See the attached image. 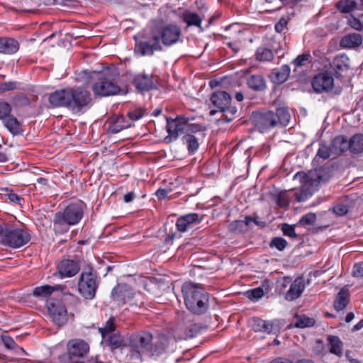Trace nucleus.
<instances>
[{"instance_id":"nucleus-37","label":"nucleus","mask_w":363,"mask_h":363,"mask_svg":"<svg viewBox=\"0 0 363 363\" xmlns=\"http://www.w3.org/2000/svg\"><path fill=\"white\" fill-rule=\"evenodd\" d=\"M333 153L332 147L328 146L325 143H321L320 144L318 150L317 154L313 159L314 162H318L319 159L326 160L330 157V155Z\"/></svg>"},{"instance_id":"nucleus-34","label":"nucleus","mask_w":363,"mask_h":363,"mask_svg":"<svg viewBox=\"0 0 363 363\" xmlns=\"http://www.w3.org/2000/svg\"><path fill=\"white\" fill-rule=\"evenodd\" d=\"M349 150L353 153L363 151V135L356 134L349 141Z\"/></svg>"},{"instance_id":"nucleus-52","label":"nucleus","mask_w":363,"mask_h":363,"mask_svg":"<svg viewBox=\"0 0 363 363\" xmlns=\"http://www.w3.org/2000/svg\"><path fill=\"white\" fill-rule=\"evenodd\" d=\"M247 294L249 298L258 300L264 296V291L262 288L258 287L247 291Z\"/></svg>"},{"instance_id":"nucleus-46","label":"nucleus","mask_w":363,"mask_h":363,"mask_svg":"<svg viewBox=\"0 0 363 363\" xmlns=\"http://www.w3.org/2000/svg\"><path fill=\"white\" fill-rule=\"evenodd\" d=\"M287 245V241L280 237L274 238L270 242L269 246L271 247H275L279 251H282L285 249Z\"/></svg>"},{"instance_id":"nucleus-64","label":"nucleus","mask_w":363,"mask_h":363,"mask_svg":"<svg viewBox=\"0 0 363 363\" xmlns=\"http://www.w3.org/2000/svg\"><path fill=\"white\" fill-rule=\"evenodd\" d=\"M8 199L13 203L21 204V201H23V199L20 197L18 194L11 192L7 194Z\"/></svg>"},{"instance_id":"nucleus-51","label":"nucleus","mask_w":363,"mask_h":363,"mask_svg":"<svg viewBox=\"0 0 363 363\" xmlns=\"http://www.w3.org/2000/svg\"><path fill=\"white\" fill-rule=\"evenodd\" d=\"M316 220V215L313 213H308L303 216L299 220V224L301 225H312Z\"/></svg>"},{"instance_id":"nucleus-12","label":"nucleus","mask_w":363,"mask_h":363,"mask_svg":"<svg viewBox=\"0 0 363 363\" xmlns=\"http://www.w3.org/2000/svg\"><path fill=\"white\" fill-rule=\"evenodd\" d=\"M189 118L184 115L177 116L175 118H167V131L168 135L164 138L167 143L178 138L179 134L182 133L186 128Z\"/></svg>"},{"instance_id":"nucleus-17","label":"nucleus","mask_w":363,"mask_h":363,"mask_svg":"<svg viewBox=\"0 0 363 363\" xmlns=\"http://www.w3.org/2000/svg\"><path fill=\"white\" fill-rule=\"evenodd\" d=\"M102 339L103 342L110 347L111 352H113L116 349L123 350L126 347L124 337L119 333L104 335Z\"/></svg>"},{"instance_id":"nucleus-19","label":"nucleus","mask_w":363,"mask_h":363,"mask_svg":"<svg viewBox=\"0 0 363 363\" xmlns=\"http://www.w3.org/2000/svg\"><path fill=\"white\" fill-rule=\"evenodd\" d=\"M79 271L78 263L72 259H63L58 265V272L62 277H71Z\"/></svg>"},{"instance_id":"nucleus-27","label":"nucleus","mask_w":363,"mask_h":363,"mask_svg":"<svg viewBox=\"0 0 363 363\" xmlns=\"http://www.w3.org/2000/svg\"><path fill=\"white\" fill-rule=\"evenodd\" d=\"M327 340L330 345V352L341 357L343 354V342L339 337L330 335L327 337Z\"/></svg>"},{"instance_id":"nucleus-9","label":"nucleus","mask_w":363,"mask_h":363,"mask_svg":"<svg viewBox=\"0 0 363 363\" xmlns=\"http://www.w3.org/2000/svg\"><path fill=\"white\" fill-rule=\"evenodd\" d=\"M99 281L96 272H93L92 268L88 271H83L80 274L78 288L80 294L86 299L91 300L95 297Z\"/></svg>"},{"instance_id":"nucleus-2","label":"nucleus","mask_w":363,"mask_h":363,"mask_svg":"<svg viewBox=\"0 0 363 363\" xmlns=\"http://www.w3.org/2000/svg\"><path fill=\"white\" fill-rule=\"evenodd\" d=\"M91 101V94L82 87L57 90L49 96L53 107H66L73 113L81 112Z\"/></svg>"},{"instance_id":"nucleus-54","label":"nucleus","mask_w":363,"mask_h":363,"mask_svg":"<svg viewBox=\"0 0 363 363\" xmlns=\"http://www.w3.org/2000/svg\"><path fill=\"white\" fill-rule=\"evenodd\" d=\"M281 230L284 235L291 238H297V234L295 232L294 227L293 225L284 223L281 226Z\"/></svg>"},{"instance_id":"nucleus-15","label":"nucleus","mask_w":363,"mask_h":363,"mask_svg":"<svg viewBox=\"0 0 363 363\" xmlns=\"http://www.w3.org/2000/svg\"><path fill=\"white\" fill-rule=\"evenodd\" d=\"M211 101L213 106L218 108L217 110L213 109L209 112L211 116H214L218 111L221 112L225 111L228 106L231 105V96L226 91H217L212 94L211 96Z\"/></svg>"},{"instance_id":"nucleus-22","label":"nucleus","mask_w":363,"mask_h":363,"mask_svg":"<svg viewBox=\"0 0 363 363\" xmlns=\"http://www.w3.org/2000/svg\"><path fill=\"white\" fill-rule=\"evenodd\" d=\"M331 67L337 78L342 77V72H347L349 69V58L345 55L337 56L333 59Z\"/></svg>"},{"instance_id":"nucleus-11","label":"nucleus","mask_w":363,"mask_h":363,"mask_svg":"<svg viewBox=\"0 0 363 363\" xmlns=\"http://www.w3.org/2000/svg\"><path fill=\"white\" fill-rule=\"evenodd\" d=\"M47 308L50 318L57 325L65 324L68 320L67 311L65 303L59 298H50L47 301Z\"/></svg>"},{"instance_id":"nucleus-29","label":"nucleus","mask_w":363,"mask_h":363,"mask_svg":"<svg viewBox=\"0 0 363 363\" xmlns=\"http://www.w3.org/2000/svg\"><path fill=\"white\" fill-rule=\"evenodd\" d=\"M133 125L132 123L126 121L125 117L120 116L116 118L113 123L108 128L109 132L112 133H118L123 129L130 128Z\"/></svg>"},{"instance_id":"nucleus-58","label":"nucleus","mask_w":363,"mask_h":363,"mask_svg":"<svg viewBox=\"0 0 363 363\" xmlns=\"http://www.w3.org/2000/svg\"><path fill=\"white\" fill-rule=\"evenodd\" d=\"M16 89V82H6L0 83V93L14 90Z\"/></svg>"},{"instance_id":"nucleus-59","label":"nucleus","mask_w":363,"mask_h":363,"mask_svg":"<svg viewBox=\"0 0 363 363\" xmlns=\"http://www.w3.org/2000/svg\"><path fill=\"white\" fill-rule=\"evenodd\" d=\"M1 340L4 345V346L9 350H13L17 347V345L14 342V340L8 335H2Z\"/></svg>"},{"instance_id":"nucleus-43","label":"nucleus","mask_w":363,"mask_h":363,"mask_svg":"<svg viewBox=\"0 0 363 363\" xmlns=\"http://www.w3.org/2000/svg\"><path fill=\"white\" fill-rule=\"evenodd\" d=\"M116 330V323H115V318L111 317L106 321L105 325L99 329L102 337L104 335H108V334L114 333L113 332Z\"/></svg>"},{"instance_id":"nucleus-45","label":"nucleus","mask_w":363,"mask_h":363,"mask_svg":"<svg viewBox=\"0 0 363 363\" xmlns=\"http://www.w3.org/2000/svg\"><path fill=\"white\" fill-rule=\"evenodd\" d=\"M229 230L235 233H242L247 231L243 220H237L229 225Z\"/></svg>"},{"instance_id":"nucleus-32","label":"nucleus","mask_w":363,"mask_h":363,"mask_svg":"<svg viewBox=\"0 0 363 363\" xmlns=\"http://www.w3.org/2000/svg\"><path fill=\"white\" fill-rule=\"evenodd\" d=\"M335 6L342 13H350L357 9V3L354 0H340Z\"/></svg>"},{"instance_id":"nucleus-47","label":"nucleus","mask_w":363,"mask_h":363,"mask_svg":"<svg viewBox=\"0 0 363 363\" xmlns=\"http://www.w3.org/2000/svg\"><path fill=\"white\" fill-rule=\"evenodd\" d=\"M349 23L352 28L357 30H363V13L357 17L352 16L349 20Z\"/></svg>"},{"instance_id":"nucleus-20","label":"nucleus","mask_w":363,"mask_h":363,"mask_svg":"<svg viewBox=\"0 0 363 363\" xmlns=\"http://www.w3.org/2000/svg\"><path fill=\"white\" fill-rule=\"evenodd\" d=\"M20 44L15 38L10 37L0 38V54L13 55L18 52Z\"/></svg>"},{"instance_id":"nucleus-62","label":"nucleus","mask_w":363,"mask_h":363,"mask_svg":"<svg viewBox=\"0 0 363 363\" xmlns=\"http://www.w3.org/2000/svg\"><path fill=\"white\" fill-rule=\"evenodd\" d=\"M176 225L178 230L181 232L186 231L190 227L187 223H186L182 217L177 219Z\"/></svg>"},{"instance_id":"nucleus-1","label":"nucleus","mask_w":363,"mask_h":363,"mask_svg":"<svg viewBox=\"0 0 363 363\" xmlns=\"http://www.w3.org/2000/svg\"><path fill=\"white\" fill-rule=\"evenodd\" d=\"M182 35L180 27L176 24L153 25L147 40L135 44V52L142 56L152 55L155 51L163 50V45L177 43Z\"/></svg>"},{"instance_id":"nucleus-13","label":"nucleus","mask_w":363,"mask_h":363,"mask_svg":"<svg viewBox=\"0 0 363 363\" xmlns=\"http://www.w3.org/2000/svg\"><path fill=\"white\" fill-rule=\"evenodd\" d=\"M89 352V345L84 340L76 339L67 344V356L69 363L79 362L78 359L84 357Z\"/></svg>"},{"instance_id":"nucleus-18","label":"nucleus","mask_w":363,"mask_h":363,"mask_svg":"<svg viewBox=\"0 0 363 363\" xmlns=\"http://www.w3.org/2000/svg\"><path fill=\"white\" fill-rule=\"evenodd\" d=\"M133 84L140 91H147L155 88L152 76L145 74H137L134 77Z\"/></svg>"},{"instance_id":"nucleus-24","label":"nucleus","mask_w":363,"mask_h":363,"mask_svg":"<svg viewBox=\"0 0 363 363\" xmlns=\"http://www.w3.org/2000/svg\"><path fill=\"white\" fill-rule=\"evenodd\" d=\"M363 39L359 33H350L345 35L340 40V45L344 48H354L362 43Z\"/></svg>"},{"instance_id":"nucleus-42","label":"nucleus","mask_w":363,"mask_h":363,"mask_svg":"<svg viewBox=\"0 0 363 363\" xmlns=\"http://www.w3.org/2000/svg\"><path fill=\"white\" fill-rule=\"evenodd\" d=\"M237 108L233 106H228L225 111H221L222 117L218 119V122H230L234 119V116L237 113Z\"/></svg>"},{"instance_id":"nucleus-50","label":"nucleus","mask_w":363,"mask_h":363,"mask_svg":"<svg viewBox=\"0 0 363 363\" xmlns=\"http://www.w3.org/2000/svg\"><path fill=\"white\" fill-rule=\"evenodd\" d=\"M277 204L282 208L287 207L289 206V198L286 192H280L275 196Z\"/></svg>"},{"instance_id":"nucleus-16","label":"nucleus","mask_w":363,"mask_h":363,"mask_svg":"<svg viewBox=\"0 0 363 363\" xmlns=\"http://www.w3.org/2000/svg\"><path fill=\"white\" fill-rule=\"evenodd\" d=\"M134 296L133 290L125 284H118L112 290L111 298L118 304H124L132 300Z\"/></svg>"},{"instance_id":"nucleus-49","label":"nucleus","mask_w":363,"mask_h":363,"mask_svg":"<svg viewBox=\"0 0 363 363\" xmlns=\"http://www.w3.org/2000/svg\"><path fill=\"white\" fill-rule=\"evenodd\" d=\"M11 106L6 101H0V119L4 120L11 114Z\"/></svg>"},{"instance_id":"nucleus-44","label":"nucleus","mask_w":363,"mask_h":363,"mask_svg":"<svg viewBox=\"0 0 363 363\" xmlns=\"http://www.w3.org/2000/svg\"><path fill=\"white\" fill-rule=\"evenodd\" d=\"M312 56L310 53H303L295 58L292 63L295 67H301L309 64L311 62Z\"/></svg>"},{"instance_id":"nucleus-61","label":"nucleus","mask_w":363,"mask_h":363,"mask_svg":"<svg viewBox=\"0 0 363 363\" xmlns=\"http://www.w3.org/2000/svg\"><path fill=\"white\" fill-rule=\"evenodd\" d=\"M288 21L285 18H281L279 22L275 25V30L277 33H281L286 27Z\"/></svg>"},{"instance_id":"nucleus-60","label":"nucleus","mask_w":363,"mask_h":363,"mask_svg":"<svg viewBox=\"0 0 363 363\" xmlns=\"http://www.w3.org/2000/svg\"><path fill=\"white\" fill-rule=\"evenodd\" d=\"M286 0H266L269 4L273 3L274 5L271 8V11H275L281 9L285 4Z\"/></svg>"},{"instance_id":"nucleus-39","label":"nucleus","mask_w":363,"mask_h":363,"mask_svg":"<svg viewBox=\"0 0 363 363\" xmlns=\"http://www.w3.org/2000/svg\"><path fill=\"white\" fill-rule=\"evenodd\" d=\"M296 321L294 323V327L299 328L312 327L315 323L314 318L308 317L306 315H296Z\"/></svg>"},{"instance_id":"nucleus-23","label":"nucleus","mask_w":363,"mask_h":363,"mask_svg":"<svg viewBox=\"0 0 363 363\" xmlns=\"http://www.w3.org/2000/svg\"><path fill=\"white\" fill-rule=\"evenodd\" d=\"M290 74L289 66L285 65L279 69H274L271 71L269 77L271 81L277 84H281L286 82Z\"/></svg>"},{"instance_id":"nucleus-21","label":"nucleus","mask_w":363,"mask_h":363,"mask_svg":"<svg viewBox=\"0 0 363 363\" xmlns=\"http://www.w3.org/2000/svg\"><path fill=\"white\" fill-rule=\"evenodd\" d=\"M304 289V279L302 277H298L290 284V288L286 293L285 298L288 301L296 300L301 296Z\"/></svg>"},{"instance_id":"nucleus-33","label":"nucleus","mask_w":363,"mask_h":363,"mask_svg":"<svg viewBox=\"0 0 363 363\" xmlns=\"http://www.w3.org/2000/svg\"><path fill=\"white\" fill-rule=\"evenodd\" d=\"M252 321V328L255 332L272 333L273 328L272 323L267 322L259 318H253Z\"/></svg>"},{"instance_id":"nucleus-7","label":"nucleus","mask_w":363,"mask_h":363,"mask_svg":"<svg viewBox=\"0 0 363 363\" xmlns=\"http://www.w3.org/2000/svg\"><path fill=\"white\" fill-rule=\"evenodd\" d=\"M30 238L28 230L6 223L0 237V243L12 248H18L26 245Z\"/></svg>"},{"instance_id":"nucleus-35","label":"nucleus","mask_w":363,"mask_h":363,"mask_svg":"<svg viewBox=\"0 0 363 363\" xmlns=\"http://www.w3.org/2000/svg\"><path fill=\"white\" fill-rule=\"evenodd\" d=\"M183 20L189 26H194L199 27L201 30H203L201 26L202 18L198 14L190 11H185L183 13Z\"/></svg>"},{"instance_id":"nucleus-10","label":"nucleus","mask_w":363,"mask_h":363,"mask_svg":"<svg viewBox=\"0 0 363 363\" xmlns=\"http://www.w3.org/2000/svg\"><path fill=\"white\" fill-rule=\"evenodd\" d=\"M97 82L92 85V91L96 95L108 96L116 95L121 91V88L113 82L114 77L109 74H99Z\"/></svg>"},{"instance_id":"nucleus-25","label":"nucleus","mask_w":363,"mask_h":363,"mask_svg":"<svg viewBox=\"0 0 363 363\" xmlns=\"http://www.w3.org/2000/svg\"><path fill=\"white\" fill-rule=\"evenodd\" d=\"M4 126L13 135H21L23 132L22 124L13 115L10 114L3 120Z\"/></svg>"},{"instance_id":"nucleus-40","label":"nucleus","mask_w":363,"mask_h":363,"mask_svg":"<svg viewBox=\"0 0 363 363\" xmlns=\"http://www.w3.org/2000/svg\"><path fill=\"white\" fill-rule=\"evenodd\" d=\"M256 60L260 62L272 61L274 58L272 51L265 47H260L257 48L255 53Z\"/></svg>"},{"instance_id":"nucleus-31","label":"nucleus","mask_w":363,"mask_h":363,"mask_svg":"<svg viewBox=\"0 0 363 363\" xmlns=\"http://www.w3.org/2000/svg\"><path fill=\"white\" fill-rule=\"evenodd\" d=\"M128 352L125 357V363H140L143 361V354L145 353L138 349L130 347H125Z\"/></svg>"},{"instance_id":"nucleus-56","label":"nucleus","mask_w":363,"mask_h":363,"mask_svg":"<svg viewBox=\"0 0 363 363\" xmlns=\"http://www.w3.org/2000/svg\"><path fill=\"white\" fill-rule=\"evenodd\" d=\"M13 101L16 106H24L30 104L29 99L23 94H18L13 98Z\"/></svg>"},{"instance_id":"nucleus-28","label":"nucleus","mask_w":363,"mask_h":363,"mask_svg":"<svg viewBox=\"0 0 363 363\" xmlns=\"http://www.w3.org/2000/svg\"><path fill=\"white\" fill-rule=\"evenodd\" d=\"M249 87L254 91H260L266 89V82L261 75H251L247 81Z\"/></svg>"},{"instance_id":"nucleus-57","label":"nucleus","mask_w":363,"mask_h":363,"mask_svg":"<svg viewBox=\"0 0 363 363\" xmlns=\"http://www.w3.org/2000/svg\"><path fill=\"white\" fill-rule=\"evenodd\" d=\"M182 218L189 226L194 223H199L201 221L197 213H189L182 216Z\"/></svg>"},{"instance_id":"nucleus-8","label":"nucleus","mask_w":363,"mask_h":363,"mask_svg":"<svg viewBox=\"0 0 363 363\" xmlns=\"http://www.w3.org/2000/svg\"><path fill=\"white\" fill-rule=\"evenodd\" d=\"M83 216V203L75 202L69 204L62 212H58L54 218V223L58 225H74Z\"/></svg>"},{"instance_id":"nucleus-30","label":"nucleus","mask_w":363,"mask_h":363,"mask_svg":"<svg viewBox=\"0 0 363 363\" xmlns=\"http://www.w3.org/2000/svg\"><path fill=\"white\" fill-rule=\"evenodd\" d=\"M62 289V286L60 285L52 286L50 285H44L41 286L35 287L33 289V295L35 297L45 298L52 294L53 291Z\"/></svg>"},{"instance_id":"nucleus-48","label":"nucleus","mask_w":363,"mask_h":363,"mask_svg":"<svg viewBox=\"0 0 363 363\" xmlns=\"http://www.w3.org/2000/svg\"><path fill=\"white\" fill-rule=\"evenodd\" d=\"M145 110L142 108H135L128 112L127 116L131 121L140 119L145 115Z\"/></svg>"},{"instance_id":"nucleus-14","label":"nucleus","mask_w":363,"mask_h":363,"mask_svg":"<svg viewBox=\"0 0 363 363\" xmlns=\"http://www.w3.org/2000/svg\"><path fill=\"white\" fill-rule=\"evenodd\" d=\"M333 77L328 72L318 74L312 81V86L316 93L328 92L333 88Z\"/></svg>"},{"instance_id":"nucleus-26","label":"nucleus","mask_w":363,"mask_h":363,"mask_svg":"<svg viewBox=\"0 0 363 363\" xmlns=\"http://www.w3.org/2000/svg\"><path fill=\"white\" fill-rule=\"evenodd\" d=\"M332 152L335 155H340L349 150V141L343 135L335 137L331 143Z\"/></svg>"},{"instance_id":"nucleus-55","label":"nucleus","mask_w":363,"mask_h":363,"mask_svg":"<svg viewBox=\"0 0 363 363\" xmlns=\"http://www.w3.org/2000/svg\"><path fill=\"white\" fill-rule=\"evenodd\" d=\"M313 352L316 356L323 357L326 354L327 352L325 351V347L322 340H316V346L314 347Z\"/></svg>"},{"instance_id":"nucleus-3","label":"nucleus","mask_w":363,"mask_h":363,"mask_svg":"<svg viewBox=\"0 0 363 363\" xmlns=\"http://www.w3.org/2000/svg\"><path fill=\"white\" fill-rule=\"evenodd\" d=\"M332 176L333 169L329 167H320L308 173H296L294 179H298L301 184L300 192L294 194L296 201H306L318 189L320 183L328 182Z\"/></svg>"},{"instance_id":"nucleus-5","label":"nucleus","mask_w":363,"mask_h":363,"mask_svg":"<svg viewBox=\"0 0 363 363\" xmlns=\"http://www.w3.org/2000/svg\"><path fill=\"white\" fill-rule=\"evenodd\" d=\"M252 120L259 131L264 133L279 125H286L290 120V114L286 108H279L275 111L253 112Z\"/></svg>"},{"instance_id":"nucleus-36","label":"nucleus","mask_w":363,"mask_h":363,"mask_svg":"<svg viewBox=\"0 0 363 363\" xmlns=\"http://www.w3.org/2000/svg\"><path fill=\"white\" fill-rule=\"evenodd\" d=\"M348 303V293L346 290L342 289L337 294V298L334 302V308L336 311L343 310Z\"/></svg>"},{"instance_id":"nucleus-41","label":"nucleus","mask_w":363,"mask_h":363,"mask_svg":"<svg viewBox=\"0 0 363 363\" xmlns=\"http://www.w3.org/2000/svg\"><path fill=\"white\" fill-rule=\"evenodd\" d=\"M204 327L201 323H190L185 328L184 337L190 338L196 335Z\"/></svg>"},{"instance_id":"nucleus-53","label":"nucleus","mask_w":363,"mask_h":363,"mask_svg":"<svg viewBox=\"0 0 363 363\" xmlns=\"http://www.w3.org/2000/svg\"><path fill=\"white\" fill-rule=\"evenodd\" d=\"M348 211V206L343 203H339L333 207L334 213L339 216L345 215Z\"/></svg>"},{"instance_id":"nucleus-38","label":"nucleus","mask_w":363,"mask_h":363,"mask_svg":"<svg viewBox=\"0 0 363 363\" xmlns=\"http://www.w3.org/2000/svg\"><path fill=\"white\" fill-rule=\"evenodd\" d=\"M182 141L184 143L187 145L189 154H194L199 148V144L198 140L194 135L191 134H186L183 136Z\"/></svg>"},{"instance_id":"nucleus-4","label":"nucleus","mask_w":363,"mask_h":363,"mask_svg":"<svg viewBox=\"0 0 363 363\" xmlns=\"http://www.w3.org/2000/svg\"><path fill=\"white\" fill-rule=\"evenodd\" d=\"M184 303L194 314L202 315L209 307L208 293L200 284L185 282L182 286Z\"/></svg>"},{"instance_id":"nucleus-6","label":"nucleus","mask_w":363,"mask_h":363,"mask_svg":"<svg viewBox=\"0 0 363 363\" xmlns=\"http://www.w3.org/2000/svg\"><path fill=\"white\" fill-rule=\"evenodd\" d=\"M153 336L151 333L142 330L129 337V344L133 348L140 350L150 356H159L163 353L169 343V340L162 337L158 341L152 343Z\"/></svg>"},{"instance_id":"nucleus-63","label":"nucleus","mask_w":363,"mask_h":363,"mask_svg":"<svg viewBox=\"0 0 363 363\" xmlns=\"http://www.w3.org/2000/svg\"><path fill=\"white\" fill-rule=\"evenodd\" d=\"M352 274L356 277H363V263L357 264L354 266Z\"/></svg>"}]
</instances>
